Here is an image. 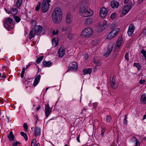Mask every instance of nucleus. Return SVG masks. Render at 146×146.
Wrapping results in <instances>:
<instances>
[{"mask_svg": "<svg viewBox=\"0 0 146 146\" xmlns=\"http://www.w3.org/2000/svg\"><path fill=\"white\" fill-rule=\"evenodd\" d=\"M80 15L83 17H90L93 14V12L88 8L85 2L81 3L79 11Z\"/></svg>", "mask_w": 146, "mask_h": 146, "instance_id": "obj_1", "label": "nucleus"}, {"mask_svg": "<svg viewBox=\"0 0 146 146\" xmlns=\"http://www.w3.org/2000/svg\"><path fill=\"white\" fill-rule=\"evenodd\" d=\"M62 17V12L61 9L59 7L55 8L52 15V20L55 23H60Z\"/></svg>", "mask_w": 146, "mask_h": 146, "instance_id": "obj_2", "label": "nucleus"}, {"mask_svg": "<svg viewBox=\"0 0 146 146\" xmlns=\"http://www.w3.org/2000/svg\"><path fill=\"white\" fill-rule=\"evenodd\" d=\"M14 21L10 17L6 18L4 21V25L8 30H10L14 28Z\"/></svg>", "mask_w": 146, "mask_h": 146, "instance_id": "obj_3", "label": "nucleus"}, {"mask_svg": "<svg viewBox=\"0 0 146 146\" xmlns=\"http://www.w3.org/2000/svg\"><path fill=\"white\" fill-rule=\"evenodd\" d=\"M93 29L90 27L84 29L81 33V36L84 37L89 38L93 34Z\"/></svg>", "mask_w": 146, "mask_h": 146, "instance_id": "obj_4", "label": "nucleus"}, {"mask_svg": "<svg viewBox=\"0 0 146 146\" xmlns=\"http://www.w3.org/2000/svg\"><path fill=\"white\" fill-rule=\"evenodd\" d=\"M119 30V28H114L107 36L106 39H110L115 37L118 34Z\"/></svg>", "mask_w": 146, "mask_h": 146, "instance_id": "obj_5", "label": "nucleus"}, {"mask_svg": "<svg viewBox=\"0 0 146 146\" xmlns=\"http://www.w3.org/2000/svg\"><path fill=\"white\" fill-rule=\"evenodd\" d=\"M50 2L49 0H44L42 3V9L44 13L46 12L48 10L50 5L49 3Z\"/></svg>", "mask_w": 146, "mask_h": 146, "instance_id": "obj_6", "label": "nucleus"}, {"mask_svg": "<svg viewBox=\"0 0 146 146\" xmlns=\"http://www.w3.org/2000/svg\"><path fill=\"white\" fill-rule=\"evenodd\" d=\"M110 83L111 87L113 89H115L118 86V83L115 77L113 76L111 77L110 78Z\"/></svg>", "mask_w": 146, "mask_h": 146, "instance_id": "obj_7", "label": "nucleus"}, {"mask_svg": "<svg viewBox=\"0 0 146 146\" xmlns=\"http://www.w3.org/2000/svg\"><path fill=\"white\" fill-rule=\"evenodd\" d=\"M135 29V27L132 24H130L127 33L129 36H132L133 34Z\"/></svg>", "mask_w": 146, "mask_h": 146, "instance_id": "obj_8", "label": "nucleus"}, {"mask_svg": "<svg viewBox=\"0 0 146 146\" xmlns=\"http://www.w3.org/2000/svg\"><path fill=\"white\" fill-rule=\"evenodd\" d=\"M132 5L131 4H128L124 6L122 11L123 14L125 15L129 11Z\"/></svg>", "mask_w": 146, "mask_h": 146, "instance_id": "obj_9", "label": "nucleus"}, {"mask_svg": "<svg viewBox=\"0 0 146 146\" xmlns=\"http://www.w3.org/2000/svg\"><path fill=\"white\" fill-rule=\"evenodd\" d=\"M52 109L48 105H46L45 107V118H47L52 113Z\"/></svg>", "mask_w": 146, "mask_h": 146, "instance_id": "obj_10", "label": "nucleus"}, {"mask_svg": "<svg viewBox=\"0 0 146 146\" xmlns=\"http://www.w3.org/2000/svg\"><path fill=\"white\" fill-rule=\"evenodd\" d=\"M107 9L104 7H102L100 9V15L101 17H104L106 16L108 14Z\"/></svg>", "mask_w": 146, "mask_h": 146, "instance_id": "obj_11", "label": "nucleus"}, {"mask_svg": "<svg viewBox=\"0 0 146 146\" xmlns=\"http://www.w3.org/2000/svg\"><path fill=\"white\" fill-rule=\"evenodd\" d=\"M113 49V45L111 44L109 45L108 46L107 49L105 51V53L103 55L104 56L106 57L108 56L112 51Z\"/></svg>", "mask_w": 146, "mask_h": 146, "instance_id": "obj_12", "label": "nucleus"}, {"mask_svg": "<svg viewBox=\"0 0 146 146\" xmlns=\"http://www.w3.org/2000/svg\"><path fill=\"white\" fill-rule=\"evenodd\" d=\"M78 68L77 63L76 62H74L70 63L69 66V68L70 70L74 71L76 70Z\"/></svg>", "mask_w": 146, "mask_h": 146, "instance_id": "obj_13", "label": "nucleus"}, {"mask_svg": "<svg viewBox=\"0 0 146 146\" xmlns=\"http://www.w3.org/2000/svg\"><path fill=\"white\" fill-rule=\"evenodd\" d=\"M35 30L36 35H39L42 31V27L40 25H37L33 28Z\"/></svg>", "mask_w": 146, "mask_h": 146, "instance_id": "obj_14", "label": "nucleus"}, {"mask_svg": "<svg viewBox=\"0 0 146 146\" xmlns=\"http://www.w3.org/2000/svg\"><path fill=\"white\" fill-rule=\"evenodd\" d=\"M5 9L7 13L13 15L17 14L18 11L17 9L15 8L11 9L9 10H7L6 8H5Z\"/></svg>", "mask_w": 146, "mask_h": 146, "instance_id": "obj_15", "label": "nucleus"}, {"mask_svg": "<svg viewBox=\"0 0 146 146\" xmlns=\"http://www.w3.org/2000/svg\"><path fill=\"white\" fill-rule=\"evenodd\" d=\"M65 52V50L62 46H61L58 50V54L59 57L62 58Z\"/></svg>", "mask_w": 146, "mask_h": 146, "instance_id": "obj_16", "label": "nucleus"}, {"mask_svg": "<svg viewBox=\"0 0 146 146\" xmlns=\"http://www.w3.org/2000/svg\"><path fill=\"white\" fill-rule=\"evenodd\" d=\"M34 130V135L36 137L40 135L41 130L39 127L35 126Z\"/></svg>", "mask_w": 146, "mask_h": 146, "instance_id": "obj_17", "label": "nucleus"}, {"mask_svg": "<svg viewBox=\"0 0 146 146\" xmlns=\"http://www.w3.org/2000/svg\"><path fill=\"white\" fill-rule=\"evenodd\" d=\"M123 42V41L122 38H119L115 44L116 48L118 49H119L121 47Z\"/></svg>", "mask_w": 146, "mask_h": 146, "instance_id": "obj_18", "label": "nucleus"}, {"mask_svg": "<svg viewBox=\"0 0 146 146\" xmlns=\"http://www.w3.org/2000/svg\"><path fill=\"white\" fill-rule=\"evenodd\" d=\"M107 27V21L106 20H104L103 21L102 25L99 27V31H101L104 30Z\"/></svg>", "mask_w": 146, "mask_h": 146, "instance_id": "obj_19", "label": "nucleus"}, {"mask_svg": "<svg viewBox=\"0 0 146 146\" xmlns=\"http://www.w3.org/2000/svg\"><path fill=\"white\" fill-rule=\"evenodd\" d=\"M111 5L113 9H115L118 7L119 5V3L116 1H111Z\"/></svg>", "mask_w": 146, "mask_h": 146, "instance_id": "obj_20", "label": "nucleus"}, {"mask_svg": "<svg viewBox=\"0 0 146 146\" xmlns=\"http://www.w3.org/2000/svg\"><path fill=\"white\" fill-rule=\"evenodd\" d=\"M72 20V16L70 13H68L67 14L66 21L68 24L70 23Z\"/></svg>", "mask_w": 146, "mask_h": 146, "instance_id": "obj_21", "label": "nucleus"}, {"mask_svg": "<svg viewBox=\"0 0 146 146\" xmlns=\"http://www.w3.org/2000/svg\"><path fill=\"white\" fill-rule=\"evenodd\" d=\"M42 66L43 67H50L52 64V62L50 61L47 62L43 61L42 62Z\"/></svg>", "mask_w": 146, "mask_h": 146, "instance_id": "obj_22", "label": "nucleus"}, {"mask_svg": "<svg viewBox=\"0 0 146 146\" xmlns=\"http://www.w3.org/2000/svg\"><path fill=\"white\" fill-rule=\"evenodd\" d=\"M34 29L33 28L29 34V39H31L32 38L34 37L35 35H36V33Z\"/></svg>", "mask_w": 146, "mask_h": 146, "instance_id": "obj_23", "label": "nucleus"}, {"mask_svg": "<svg viewBox=\"0 0 146 146\" xmlns=\"http://www.w3.org/2000/svg\"><path fill=\"white\" fill-rule=\"evenodd\" d=\"M141 101L143 104L146 103V94H143L141 96Z\"/></svg>", "mask_w": 146, "mask_h": 146, "instance_id": "obj_24", "label": "nucleus"}, {"mask_svg": "<svg viewBox=\"0 0 146 146\" xmlns=\"http://www.w3.org/2000/svg\"><path fill=\"white\" fill-rule=\"evenodd\" d=\"M8 137L10 141H14V136L13 135L12 132H11L8 135Z\"/></svg>", "mask_w": 146, "mask_h": 146, "instance_id": "obj_25", "label": "nucleus"}, {"mask_svg": "<svg viewBox=\"0 0 146 146\" xmlns=\"http://www.w3.org/2000/svg\"><path fill=\"white\" fill-rule=\"evenodd\" d=\"M92 70V69L90 68L84 69L83 70V74L85 75L86 74H90Z\"/></svg>", "mask_w": 146, "mask_h": 146, "instance_id": "obj_26", "label": "nucleus"}, {"mask_svg": "<svg viewBox=\"0 0 146 146\" xmlns=\"http://www.w3.org/2000/svg\"><path fill=\"white\" fill-rule=\"evenodd\" d=\"M52 43L55 46H57L58 43V39L57 38H54L52 40Z\"/></svg>", "mask_w": 146, "mask_h": 146, "instance_id": "obj_27", "label": "nucleus"}, {"mask_svg": "<svg viewBox=\"0 0 146 146\" xmlns=\"http://www.w3.org/2000/svg\"><path fill=\"white\" fill-rule=\"evenodd\" d=\"M36 139H34L32 141L31 146H40L39 143H38L36 145Z\"/></svg>", "mask_w": 146, "mask_h": 146, "instance_id": "obj_28", "label": "nucleus"}, {"mask_svg": "<svg viewBox=\"0 0 146 146\" xmlns=\"http://www.w3.org/2000/svg\"><path fill=\"white\" fill-rule=\"evenodd\" d=\"M92 19L91 18H88L86 21L85 23L87 25H88L90 24L92 21Z\"/></svg>", "mask_w": 146, "mask_h": 146, "instance_id": "obj_29", "label": "nucleus"}, {"mask_svg": "<svg viewBox=\"0 0 146 146\" xmlns=\"http://www.w3.org/2000/svg\"><path fill=\"white\" fill-rule=\"evenodd\" d=\"M93 61V62L97 66H99L101 64V63L100 62V60H96V59L95 58L94 59Z\"/></svg>", "mask_w": 146, "mask_h": 146, "instance_id": "obj_30", "label": "nucleus"}, {"mask_svg": "<svg viewBox=\"0 0 146 146\" xmlns=\"http://www.w3.org/2000/svg\"><path fill=\"white\" fill-rule=\"evenodd\" d=\"M20 134L23 137L26 141H27V140L28 137L27 136V135L26 133H24L23 131H21L20 132Z\"/></svg>", "mask_w": 146, "mask_h": 146, "instance_id": "obj_31", "label": "nucleus"}, {"mask_svg": "<svg viewBox=\"0 0 146 146\" xmlns=\"http://www.w3.org/2000/svg\"><path fill=\"white\" fill-rule=\"evenodd\" d=\"M133 66L136 67L139 70L141 69V66L140 64L138 63H135L133 64Z\"/></svg>", "mask_w": 146, "mask_h": 146, "instance_id": "obj_32", "label": "nucleus"}, {"mask_svg": "<svg viewBox=\"0 0 146 146\" xmlns=\"http://www.w3.org/2000/svg\"><path fill=\"white\" fill-rule=\"evenodd\" d=\"M43 57L44 56H41L37 58L36 60L37 63L38 64H39L43 60Z\"/></svg>", "mask_w": 146, "mask_h": 146, "instance_id": "obj_33", "label": "nucleus"}, {"mask_svg": "<svg viewBox=\"0 0 146 146\" xmlns=\"http://www.w3.org/2000/svg\"><path fill=\"white\" fill-rule=\"evenodd\" d=\"M14 19L16 22H19L21 19L18 16H15L14 17Z\"/></svg>", "mask_w": 146, "mask_h": 146, "instance_id": "obj_34", "label": "nucleus"}, {"mask_svg": "<svg viewBox=\"0 0 146 146\" xmlns=\"http://www.w3.org/2000/svg\"><path fill=\"white\" fill-rule=\"evenodd\" d=\"M22 0H18L16 3V5L18 7H19L21 5Z\"/></svg>", "mask_w": 146, "mask_h": 146, "instance_id": "obj_35", "label": "nucleus"}, {"mask_svg": "<svg viewBox=\"0 0 146 146\" xmlns=\"http://www.w3.org/2000/svg\"><path fill=\"white\" fill-rule=\"evenodd\" d=\"M135 140V146H140V143L136 137H134Z\"/></svg>", "mask_w": 146, "mask_h": 146, "instance_id": "obj_36", "label": "nucleus"}, {"mask_svg": "<svg viewBox=\"0 0 146 146\" xmlns=\"http://www.w3.org/2000/svg\"><path fill=\"white\" fill-rule=\"evenodd\" d=\"M34 117L35 118V120L36 122V123L39 121L38 118V117L37 115L36 114L34 115Z\"/></svg>", "mask_w": 146, "mask_h": 146, "instance_id": "obj_37", "label": "nucleus"}, {"mask_svg": "<svg viewBox=\"0 0 146 146\" xmlns=\"http://www.w3.org/2000/svg\"><path fill=\"white\" fill-rule=\"evenodd\" d=\"M40 78V76L39 74H38L36 76L35 80L39 82Z\"/></svg>", "mask_w": 146, "mask_h": 146, "instance_id": "obj_38", "label": "nucleus"}, {"mask_svg": "<svg viewBox=\"0 0 146 146\" xmlns=\"http://www.w3.org/2000/svg\"><path fill=\"white\" fill-rule=\"evenodd\" d=\"M12 146H20V143L19 141L13 142L12 144Z\"/></svg>", "mask_w": 146, "mask_h": 146, "instance_id": "obj_39", "label": "nucleus"}, {"mask_svg": "<svg viewBox=\"0 0 146 146\" xmlns=\"http://www.w3.org/2000/svg\"><path fill=\"white\" fill-rule=\"evenodd\" d=\"M111 120V117L109 115H107L106 117V121L107 122L110 123Z\"/></svg>", "mask_w": 146, "mask_h": 146, "instance_id": "obj_40", "label": "nucleus"}, {"mask_svg": "<svg viewBox=\"0 0 146 146\" xmlns=\"http://www.w3.org/2000/svg\"><path fill=\"white\" fill-rule=\"evenodd\" d=\"M141 53L143 54L145 57V59L146 60V51L144 50H142L141 51Z\"/></svg>", "mask_w": 146, "mask_h": 146, "instance_id": "obj_41", "label": "nucleus"}, {"mask_svg": "<svg viewBox=\"0 0 146 146\" xmlns=\"http://www.w3.org/2000/svg\"><path fill=\"white\" fill-rule=\"evenodd\" d=\"M83 55L84 56L83 58L84 60H86L88 59L89 57V56L88 54L86 53L84 54Z\"/></svg>", "mask_w": 146, "mask_h": 146, "instance_id": "obj_42", "label": "nucleus"}, {"mask_svg": "<svg viewBox=\"0 0 146 146\" xmlns=\"http://www.w3.org/2000/svg\"><path fill=\"white\" fill-rule=\"evenodd\" d=\"M68 27L65 26H63L62 27V30L63 31H66L68 30Z\"/></svg>", "mask_w": 146, "mask_h": 146, "instance_id": "obj_43", "label": "nucleus"}, {"mask_svg": "<svg viewBox=\"0 0 146 146\" xmlns=\"http://www.w3.org/2000/svg\"><path fill=\"white\" fill-rule=\"evenodd\" d=\"M116 16V13H113L111 15L110 18L111 19H113L115 18Z\"/></svg>", "mask_w": 146, "mask_h": 146, "instance_id": "obj_44", "label": "nucleus"}, {"mask_svg": "<svg viewBox=\"0 0 146 146\" xmlns=\"http://www.w3.org/2000/svg\"><path fill=\"white\" fill-rule=\"evenodd\" d=\"M106 131V129L104 127L102 128V129L101 130V135L103 136L104 135V133Z\"/></svg>", "mask_w": 146, "mask_h": 146, "instance_id": "obj_45", "label": "nucleus"}, {"mask_svg": "<svg viewBox=\"0 0 146 146\" xmlns=\"http://www.w3.org/2000/svg\"><path fill=\"white\" fill-rule=\"evenodd\" d=\"M127 116H125V118L124 119L123 122L125 125H127Z\"/></svg>", "mask_w": 146, "mask_h": 146, "instance_id": "obj_46", "label": "nucleus"}, {"mask_svg": "<svg viewBox=\"0 0 146 146\" xmlns=\"http://www.w3.org/2000/svg\"><path fill=\"white\" fill-rule=\"evenodd\" d=\"M125 59L127 62H128L129 61V54L127 53H126L125 54Z\"/></svg>", "mask_w": 146, "mask_h": 146, "instance_id": "obj_47", "label": "nucleus"}, {"mask_svg": "<svg viewBox=\"0 0 146 146\" xmlns=\"http://www.w3.org/2000/svg\"><path fill=\"white\" fill-rule=\"evenodd\" d=\"M40 7V2H39L38 4L37 5L35 8V10L36 11H38Z\"/></svg>", "mask_w": 146, "mask_h": 146, "instance_id": "obj_48", "label": "nucleus"}, {"mask_svg": "<svg viewBox=\"0 0 146 146\" xmlns=\"http://www.w3.org/2000/svg\"><path fill=\"white\" fill-rule=\"evenodd\" d=\"M23 127L24 129L26 130L28 129V126L26 123H25L23 124Z\"/></svg>", "mask_w": 146, "mask_h": 146, "instance_id": "obj_49", "label": "nucleus"}, {"mask_svg": "<svg viewBox=\"0 0 146 146\" xmlns=\"http://www.w3.org/2000/svg\"><path fill=\"white\" fill-rule=\"evenodd\" d=\"M73 35L72 33H70L68 35V38L70 40H71L73 38Z\"/></svg>", "mask_w": 146, "mask_h": 146, "instance_id": "obj_50", "label": "nucleus"}, {"mask_svg": "<svg viewBox=\"0 0 146 146\" xmlns=\"http://www.w3.org/2000/svg\"><path fill=\"white\" fill-rule=\"evenodd\" d=\"M39 82L34 80V82L33 83V86H36V85L38 84Z\"/></svg>", "mask_w": 146, "mask_h": 146, "instance_id": "obj_51", "label": "nucleus"}, {"mask_svg": "<svg viewBox=\"0 0 146 146\" xmlns=\"http://www.w3.org/2000/svg\"><path fill=\"white\" fill-rule=\"evenodd\" d=\"M58 33V30H56V31H54L52 32V34L53 35H55L57 34Z\"/></svg>", "mask_w": 146, "mask_h": 146, "instance_id": "obj_52", "label": "nucleus"}, {"mask_svg": "<svg viewBox=\"0 0 146 146\" xmlns=\"http://www.w3.org/2000/svg\"><path fill=\"white\" fill-rule=\"evenodd\" d=\"M145 82V81L144 80H140L139 81V83L141 84H143Z\"/></svg>", "mask_w": 146, "mask_h": 146, "instance_id": "obj_53", "label": "nucleus"}, {"mask_svg": "<svg viewBox=\"0 0 146 146\" xmlns=\"http://www.w3.org/2000/svg\"><path fill=\"white\" fill-rule=\"evenodd\" d=\"M40 106H39L38 107L36 108V109L37 111H38V110L40 108Z\"/></svg>", "mask_w": 146, "mask_h": 146, "instance_id": "obj_54", "label": "nucleus"}, {"mask_svg": "<svg viewBox=\"0 0 146 146\" xmlns=\"http://www.w3.org/2000/svg\"><path fill=\"white\" fill-rule=\"evenodd\" d=\"M80 136V135H79L78 136L77 138V140L79 142H80V141L79 140Z\"/></svg>", "mask_w": 146, "mask_h": 146, "instance_id": "obj_55", "label": "nucleus"}, {"mask_svg": "<svg viewBox=\"0 0 146 146\" xmlns=\"http://www.w3.org/2000/svg\"><path fill=\"white\" fill-rule=\"evenodd\" d=\"M24 72H21V78H23L24 76Z\"/></svg>", "mask_w": 146, "mask_h": 146, "instance_id": "obj_56", "label": "nucleus"}, {"mask_svg": "<svg viewBox=\"0 0 146 146\" xmlns=\"http://www.w3.org/2000/svg\"><path fill=\"white\" fill-rule=\"evenodd\" d=\"M6 78V76L5 75H3L1 76V78Z\"/></svg>", "mask_w": 146, "mask_h": 146, "instance_id": "obj_57", "label": "nucleus"}, {"mask_svg": "<svg viewBox=\"0 0 146 146\" xmlns=\"http://www.w3.org/2000/svg\"><path fill=\"white\" fill-rule=\"evenodd\" d=\"M27 69H26V68H25V67H23V69L22 71V72H25V70H26Z\"/></svg>", "mask_w": 146, "mask_h": 146, "instance_id": "obj_58", "label": "nucleus"}, {"mask_svg": "<svg viewBox=\"0 0 146 146\" xmlns=\"http://www.w3.org/2000/svg\"><path fill=\"white\" fill-rule=\"evenodd\" d=\"M129 1V0H124V3L125 4H127L128 3Z\"/></svg>", "mask_w": 146, "mask_h": 146, "instance_id": "obj_59", "label": "nucleus"}, {"mask_svg": "<svg viewBox=\"0 0 146 146\" xmlns=\"http://www.w3.org/2000/svg\"><path fill=\"white\" fill-rule=\"evenodd\" d=\"M146 119V115H144L143 116V120H144L145 119Z\"/></svg>", "mask_w": 146, "mask_h": 146, "instance_id": "obj_60", "label": "nucleus"}, {"mask_svg": "<svg viewBox=\"0 0 146 146\" xmlns=\"http://www.w3.org/2000/svg\"><path fill=\"white\" fill-rule=\"evenodd\" d=\"M29 66V65H27L26 66V69H27L28 68Z\"/></svg>", "mask_w": 146, "mask_h": 146, "instance_id": "obj_61", "label": "nucleus"}, {"mask_svg": "<svg viewBox=\"0 0 146 146\" xmlns=\"http://www.w3.org/2000/svg\"><path fill=\"white\" fill-rule=\"evenodd\" d=\"M84 110H86L85 109V108L83 109L82 110V113H83V112H84Z\"/></svg>", "mask_w": 146, "mask_h": 146, "instance_id": "obj_62", "label": "nucleus"}, {"mask_svg": "<svg viewBox=\"0 0 146 146\" xmlns=\"http://www.w3.org/2000/svg\"><path fill=\"white\" fill-rule=\"evenodd\" d=\"M0 103L1 104L3 103V102L2 100H0Z\"/></svg>", "mask_w": 146, "mask_h": 146, "instance_id": "obj_63", "label": "nucleus"}, {"mask_svg": "<svg viewBox=\"0 0 146 146\" xmlns=\"http://www.w3.org/2000/svg\"><path fill=\"white\" fill-rule=\"evenodd\" d=\"M32 64V62H30L29 63V64H28V65H29V66L31 65Z\"/></svg>", "mask_w": 146, "mask_h": 146, "instance_id": "obj_64", "label": "nucleus"}]
</instances>
